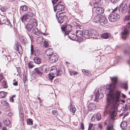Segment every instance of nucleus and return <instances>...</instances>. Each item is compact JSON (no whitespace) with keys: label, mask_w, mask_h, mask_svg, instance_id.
Returning a JSON list of instances; mask_svg holds the SVG:
<instances>
[{"label":"nucleus","mask_w":130,"mask_h":130,"mask_svg":"<svg viewBox=\"0 0 130 130\" xmlns=\"http://www.w3.org/2000/svg\"><path fill=\"white\" fill-rule=\"evenodd\" d=\"M120 92L117 91L112 97L109 96L107 98L106 108L109 109V116L112 120L114 119L117 115L116 111L117 107L119 105V102L120 100Z\"/></svg>","instance_id":"f257e3e1"},{"label":"nucleus","mask_w":130,"mask_h":130,"mask_svg":"<svg viewBox=\"0 0 130 130\" xmlns=\"http://www.w3.org/2000/svg\"><path fill=\"white\" fill-rule=\"evenodd\" d=\"M111 79L112 82V83L111 84L107 85L106 86V93L108 96L107 97H108L109 96L112 97L113 95L117 91H119L120 92V100L119 102H119L120 101L122 103H124L125 102V100H121L120 98L121 92L119 91H116L113 92V90L116 88V85L117 83V78L116 77H110Z\"/></svg>","instance_id":"f03ea898"},{"label":"nucleus","mask_w":130,"mask_h":130,"mask_svg":"<svg viewBox=\"0 0 130 130\" xmlns=\"http://www.w3.org/2000/svg\"><path fill=\"white\" fill-rule=\"evenodd\" d=\"M93 22L99 23L101 25H103L107 23V20L104 16L102 15L101 17L99 15L95 16L93 20Z\"/></svg>","instance_id":"7ed1b4c3"},{"label":"nucleus","mask_w":130,"mask_h":130,"mask_svg":"<svg viewBox=\"0 0 130 130\" xmlns=\"http://www.w3.org/2000/svg\"><path fill=\"white\" fill-rule=\"evenodd\" d=\"M120 18V15L117 13H113L108 17V19L110 22H113L118 20Z\"/></svg>","instance_id":"20e7f679"},{"label":"nucleus","mask_w":130,"mask_h":130,"mask_svg":"<svg viewBox=\"0 0 130 130\" xmlns=\"http://www.w3.org/2000/svg\"><path fill=\"white\" fill-rule=\"evenodd\" d=\"M33 15V12L29 11L27 14H25L23 16L21 19V21L23 22L24 21H28L29 19L31 18Z\"/></svg>","instance_id":"39448f33"},{"label":"nucleus","mask_w":130,"mask_h":130,"mask_svg":"<svg viewBox=\"0 0 130 130\" xmlns=\"http://www.w3.org/2000/svg\"><path fill=\"white\" fill-rule=\"evenodd\" d=\"M72 27L70 25H67L65 27L63 26L61 27V28L62 31H64L65 32V34L67 35L69 33H70L72 30Z\"/></svg>","instance_id":"423d86ee"},{"label":"nucleus","mask_w":130,"mask_h":130,"mask_svg":"<svg viewBox=\"0 0 130 130\" xmlns=\"http://www.w3.org/2000/svg\"><path fill=\"white\" fill-rule=\"evenodd\" d=\"M129 34V31L127 30L126 28L123 27L122 28V30L121 31V38L122 39L125 40L128 37Z\"/></svg>","instance_id":"0eeeda50"},{"label":"nucleus","mask_w":130,"mask_h":130,"mask_svg":"<svg viewBox=\"0 0 130 130\" xmlns=\"http://www.w3.org/2000/svg\"><path fill=\"white\" fill-rule=\"evenodd\" d=\"M54 10L55 11L56 10L58 11H61L63 10L64 9V7L62 4H58L54 7Z\"/></svg>","instance_id":"6e6552de"},{"label":"nucleus","mask_w":130,"mask_h":130,"mask_svg":"<svg viewBox=\"0 0 130 130\" xmlns=\"http://www.w3.org/2000/svg\"><path fill=\"white\" fill-rule=\"evenodd\" d=\"M49 59L51 62L54 63L58 60V56L56 54L54 53L51 55Z\"/></svg>","instance_id":"1a4fd4ad"},{"label":"nucleus","mask_w":130,"mask_h":130,"mask_svg":"<svg viewBox=\"0 0 130 130\" xmlns=\"http://www.w3.org/2000/svg\"><path fill=\"white\" fill-rule=\"evenodd\" d=\"M94 94L93 96V98L94 97L95 100L97 99H100L103 97V94H100L98 91H95L94 93Z\"/></svg>","instance_id":"9d476101"},{"label":"nucleus","mask_w":130,"mask_h":130,"mask_svg":"<svg viewBox=\"0 0 130 130\" xmlns=\"http://www.w3.org/2000/svg\"><path fill=\"white\" fill-rule=\"evenodd\" d=\"M95 10L96 13L98 15L103 14L104 12L103 8L101 7H97Z\"/></svg>","instance_id":"9b49d317"},{"label":"nucleus","mask_w":130,"mask_h":130,"mask_svg":"<svg viewBox=\"0 0 130 130\" xmlns=\"http://www.w3.org/2000/svg\"><path fill=\"white\" fill-rule=\"evenodd\" d=\"M60 71V70H59L58 71L57 68L54 66L52 67L51 70V71L53 75L57 74V75Z\"/></svg>","instance_id":"f8f14e48"},{"label":"nucleus","mask_w":130,"mask_h":130,"mask_svg":"<svg viewBox=\"0 0 130 130\" xmlns=\"http://www.w3.org/2000/svg\"><path fill=\"white\" fill-rule=\"evenodd\" d=\"M90 31L88 30H86L84 31L83 32V37L86 38H90Z\"/></svg>","instance_id":"ddd939ff"},{"label":"nucleus","mask_w":130,"mask_h":130,"mask_svg":"<svg viewBox=\"0 0 130 130\" xmlns=\"http://www.w3.org/2000/svg\"><path fill=\"white\" fill-rule=\"evenodd\" d=\"M121 7H122L121 11L123 13H125L127 11V5L124 2H123L120 5Z\"/></svg>","instance_id":"4468645a"},{"label":"nucleus","mask_w":130,"mask_h":130,"mask_svg":"<svg viewBox=\"0 0 130 130\" xmlns=\"http://www.w3.org/2000/svg\"><path fill=\"white\" fill-rule=\"evenodd\" d=\"M29 24L32 25L33 26L36 27L37 26V23L36 20L34 18L30 19L29 21Z\"/></svg>","instance_id":"2eb2a0df"},{"label":"nucleus","mask_w":130,"mask_h":130,"mask_svg":"<svg viewBox=\"0 0 130 130\" xmlns=\"http://www.w3.org/2000/svg\"><path fill=\"white\" fill-rule=\"evenodd\" d=\"M101 37L102 38L105 39H107L111 38V35L109 33L105 32L102 35Z\"/></svg>","instance_id":"dca6fc26"},{"label":"nucleus","mask_w":130,"mask_h":130,"mask_svg":"<svg viewBox=\"0 0 130 130\" xmlns=\"http://www.w3.org/2000/svg\"><path fill=\"white\" fill-rule=\"evenodd\" d=\"M67 17L65 15L60 16L58 19V21L59 23L61 24L65 20H67Z\"/></svg>","instance_id":"f3484780"},{"label":"nucleus","mask_w":130,"mask_h":130,"mask_svg":"<svg viewBox=\"0 0 130 130\" xmlns=\"http://www.w3.org/2000/svg\"><path fill=\"white\" fill-rule=\"evenodd\" d=\"M108 121L107 120L105 122V124L107 125H108L107 127V130H113L112 124L110 123L108 124Z\"/></svg>","instance_id":"a211bd4d"},{"label":"nucleus","mask_w":130,"mask_h":130,"mask_svg":"<svg viewBox=\"0 0 130 130\" xmlns=\"http://www.w3.org/2000/svg\"><path fill=\"white\" fill-rule=\"evenodd\" d=\"M76 36L78 38H83V32L81 30H77L76 31Z\"/></svg>","instance_id":"6ab92c4d"},{"label":"nucleus","mask_w":130,"mask_h":130,"mask_svg":"<svg viewBox=\"0 0 130 130\" xmlns=\"http://www.w3.org/2000/svg\"><path fill=\"white\" fill-rule=\"evenodd\" d=\"M120 86L121 87L127 90L128 89V82L127 81L125 82L121 83L120 84Z\"/></svg>","instance_id":"aec40b11"},{"label":"nucleus","mask_w":130,"mask_h":130,"mask_svg":"<svg viewBox=\"0 0 130 130\" xmlns=\"http://www.w3.org/2000/svg\"><path fill=\"white\" fill-rule=\"evenodd\" d=\"M90 36H93L96 37L98 34L97 31L95 29H92L90 31Z\"/></svg>","instance_id":"412c9836"},{"label":"nucleus","mask_w":130,"mask_h":130,"mask_svg":"<svg viewBox=\"0 0 130 130\" xmlns=\"http://www.w3.org/2000/svg\"><path fill=\"white\" fill-rule=\"evenodd\" d=\"M53 52V49L52 48H50L47 49L45 51V54L47 56H49L52 55Z\"/></svg>","instance_id":"4be33fe9"},{"label":"nucleus","mask_w":130,"mask_h":130,"mask_svg":"<svg viewBox=\"0 0 130 130\" xmlns=\"http://www.w3.org/2000/svg\"><path fill=\"white\" fill-rule=\"evenodd\" d=\"M34 61L36 63L39 64L41 63L42 60L39 57H35Z\"/></svg>","instance_id":"5701e85b"},{"label":"nucleus","mask_w":130,"mask_h":130,"mask_svg":"<svg viewBox=\"0 0 130 130\" xmlns=\"http://www.w3.org/2000/svg\"><path fill=\"white\" fill-rule=\"evenodd\" d=\"M35 73L38 75L41 76L42 74V72L41 70V69H35Z\"/></svg>","instance_id":"b1692460"},{"label":"nucleus","mask_w":130,"mask_h":130,"mask_svg":"<svg viewBox=\"0 0 130 130\" xmlns=\"http://www.w3.org/2000/svg\"><path fill=\"white\" fill-rule=\"evenodd\" d=\"M32 32L35 35L37 36H39L40 34V32L39 31L37 27L34 28L32 30Z\"/></svg>","instance_id":"393cba45"},{"label":"nucleus","mask_w":130,"mask_h":130,"mask_svg":"<svg viewBox=\"0 0 130 130\" xmlns=\"http://www.w3.org/2000/svg\"><path fill=\"white\" fill-rule=\"evenodd\" d=\"M67 35H68L70 39L72 40H75V39L76 37V36H75L74 34H72V33H69Z\"/></svg>","instance_id":"a878e982"},{"label":"nucleus","mask_w":130,"mask_h":130,"mask_svg":"<svg viewBox=\"0 0 130 130\" xmlns=\"http://www.w3.org/2000/svg\"><path fill=\"white\" fill-rule=\"evenodd\" d=\"M88 108L89 110H92L95 109L96 108L95 105L93 103L90 104L88 106Z\"/></svg>","instance_id":"bb28decb"},{"label":"nucleus","mask_w":130,"mask_h":130,"mask_svg":"<svg viewBox=\"0 0 130 130\" xmlns=\"http://www.w3.org/2000/svg\"><path fill=\"white\" fill-rule=\"evenodd\" d=\"M121 127L122 129H125L126 128L127 126V123L125 121L123 122L121 124Z\"/></svg>","instance_id":"cd10ccee"},{"label":"nucleus","mask_w":130,"mask_h":130,"mask_svg":"<svg viewBox=\"0 0 130 130\" xmlns=\"http://www.w3.org/2000/svg\"><path fill=\"white\" fill-rule=\"evenodd\" d=\"M28 9V7L26 5L22 6L20 7V10L22 11H26Z\"/></svg>","instance_id":"c85d7f7f"},{"label":"nucleus","mask_w":130,"mask_h":130,"mask_svg":"<svg viewBox=\"0 0 130 130\" xmlns=\"http://www.w3.org/2000/svg\"><path fill=\"white\" fill-rule=\"evenodd\" d=\"M70 106H68L69 110L71 112H72L73 113H75V108L73 107L72 104L70 103Z\"/></svg>","instance_id":"c756f323"},{"label":"nucleus","mask_w":130,"mask_h":130,"mask_svg":"<svg viewBox=\"0 0 130 130\" xmlns=\"http://www.w3.org/2000/svg\"><path fill=\"white\" fill-rule=\"evenodd\" d=\"M7 94L6 92L4 91L0 92V98H3L5 97Z\"/></svg>","instance_id":"7c9ffc66"},{"label":"nucleus","mask_w":130,"mask_h":130,"mask_svg":"<svg viewBox=\"0 0 130 130\" xmlns=\"http://www.w3.org/2000/svg\"><path fill=\"white\" fill-rule=\"evenodd\" d=\"M2 104L3 105L9 106V104L5 99H3L1 101Z\"/></svg>","instance_id":"2f4dec72"},{"label":"nucleus","mask_w":130,"mask_h":130,"mask_svg":"<svg viewBox=\"0 0 130 130\" xmlns=\"http://www.w3.org/2000/svg\"><path fill=\"white\" fill-rule=\"evenodd\" d=\"M41 70L43 72H47L48 71V68L45 66H43L41 69Z\"/></svg>","instance_id":"473e14b6"},{"label":"nucleus","mask_w":130,"mask_h":130,"mask_svg":"<svg viewBox=\"0 0 130 130\" xmlns=\"http://www.w3.org/2000/svg\"><path fill=\"white\" fill-rule=\"evenodd\" d=\"M34 52L36 56H39L40 54V51L37 49H34Z\"/></svg>","instance_id":"72a5a7b5"},{"label":"nucleus","mask_w":130,"mask_h":130,"mask_svg":"<svg viewBox=\"0 0 130 130\" xmlns=\"http://www.w3.org/2000/svg\"><path fill=\"white\" fill-rule=\"evenodd\" d=\"M33 27V26L29 24L27 25L26 26V27L28 31H30L31 30V29Z\"/></svg>","instance_id":"f704fd0d"},{"label":"nucleus","mask_w":130,"mask_h":130,"mask_svg":"<svg viewBox=\"0 0 130 130\" xmlns=\"http://www.w3.org/2000/svg\"><path fill=\"white\" fill-rule=\"evenodd\" d=\"M27 123L29 125H32L33 124L32 120L31 119H29L27 120Z\"/></svg>","instance_id":"c9c22d12"},{"label":"nucleus","mask_w":130,"mask_h":130,"mask_svg":"<svg viewBox=\"0 0 130 130\" xmlns=\"http://www.w3.org/2000/svg\"><path fill=\"white\" fill-rule=\"evenodd\" d=\"M2 87L3 88H7V86L5 81L3 80L2 82Z\"/></svg>","instance_id":"e433bc0d"},{"label":"nucleus","mask_w":130,"mask_h":130,"mask_svg":"<svg viewBox=\"0 0 130 130\" xmlns=\"http://www.w3.org/2000/svg\"><path fill=\"white\" fill-rule=\"evenodd\" d=\"M5 125L8 126L9 125L10 122L9 120L7 119H4L3 120Z\"/></svg>","instance_id":"4c0bfd02"},{"label":"nucleus","mask_w":130,"mask_h":130,"mask_svg":"<svg viewBox=\"0 0 130 130\" xmlns=\"http://www.w3.org/2000/svg\"><path fill=\"white\" fill-rule=\"evenodd\" d=\"M69 72L70 75L71 76L74 75H76L78 73L76 72H74L72 70H69Z\"/></svg>","instance_id":"58836bf2"},{"label":"nucleus","mask_w":130,"mask_h":130,"mask_svg":"<svg viewBox=\"0 0 130 130\" xmlns=\"http://www.w3.org/2000/svg\"><path fill=\"white\" fill-rule=\"evenodd\" d=\"M96 119L98 120H99L101 118V116L100 113H97L96 115Z\"/></svg>","instance_id":"ea45409f"},{"label":"nucleus","mask_w":130,"mask_h":130,"mask_svg":"<svg viewBox=\"0 0 130 130\" xmlns=\"http://www.w3.org/2000/svg\"><path fill=\"white\" fill-rule=\"evenodd\" d=\"M72 4V6L74 8H75V7L76 8H78V5L77 3L74 2Z\"/></svg>","instance_id":"a19ab883"},{"label":"nucleus","mask_w":130,"mask_h":130,"mask_svg":"<svg viewBox=\"0 0 130 130\" xmlns=\"http://www.w3.org/2000/svg\"><path fill=\"white\" fill-rule=\"evenodd\" d=\"M119 9L118 8L116 7L113 10L112 12L113 13H116V12H119Z\"/></svg>","instance_id":"79ce46f5"},{"label":"nucleus","mask_w":130,"mask_h":130,"mask_svg":"<svg viewBox=\"0 0 130 130\" xmlns=\"http://www.w3.org/2000/svg\"><path fill=\"white\" fill-rule=\"evenodd\" d=\"M34 65L32 63V62H29L28 65V67L29 68H32L34 67Z\"/></svg>","instance_id":"37998d69"},{"label":"nucleus","mask_w":130,"mask_h":130,"mask_svg":"<svg viewBox=\"0 0 130 130\" xmlns=\"http://www.w3.org/2000/svg\"><path fill=\"white\" fill-rule=\"evenodd\" d=\"M49 45L48 42L46 41H45L44 42V47H47Z\"/></svg>","instance_id":"c03bdc74"},{"label":"nucleus","mask_w":130,"mask_h":130,"mask_svg":"<svg viewBox=\"0 0 130 130\" xmlns=\"http://www.w3.org/2000/svg\"><path fill=\"white\" fill-rule=\"evenodd\" d=\"M15 50H17L18 51L19 53L20 54L21 53L19 52V45L18 43H17L15 44Z\"/></svg>","instance_id":"a18cd8bd"},{"label":"nucleus","mask_w":130,"mask_h":130,"mask_svg":"<svg viewBox=\"0 0 130 130\" xmlns=\"http://www.w3.org/2000/svg\"><path fill=\"white\" fill-rule=\"evenodd\" d=\"M82 71L83 72L84 74L86 75H88L89 73L88 70L83 69L82 70Z\"/></svg>","instance_id":"49530a36"},{"label":"nucleus","mask_w":130,"mask_h":130,"mask_svg":"<svg viewBox=\"0 0 130 130\" xmlns=\"http://www.w3.org/2000/svg\"><path fill=\"white\" fill-rule=\"evenodd\" d=\"M74 25L75 26H76L77 27V28H82V26H80L79 25L76 23H75V24H74Z\"/></svg>","instance_id":"de8ad7c7"},{"label":"nucleus","mask_w":130,"mask_h":130,"mask_svg":"<svg viewBox=\"0 0 130 130\" xmlns=\"http://www.w3.org/2000/svg\"><path fill=\"white\" fill-rule=\"evenodd\" d=\"M93 126V124L90 123L89 125V128L88 130H90L92 129V128Z\"/></svg>","instance_id":"09e8293b"},{"label":"nucleus","mask_w":130,"mask_h":130,"mask_svg":"<svg viewBox=\"0 0 130 130\" xmlns=\"http://www.w3.org/2000/svg\"><path fill=\"white\" fill-rule=\"evenodd\" d=\"M48 77L49 78V79L52 81V80L53 79L54 77H55V76H52L51 75V74H49L48 75Z\"/></svg>","instance_id":"8fccbe9b"},{"label":"nucleus","mask_w":130,"mask_h":130,"mask_svg":"<svg viewBox=\"0 0 130 130\" xmlns=\"http://www.w3.org/2000/svg\"><path fill=\"white\" fill-rule=\"evenodd\" d=\"M34 52V50H33V46L32 45H31V54H32Z\"/></svg>","instance_id":"3c124183"},{"label":"nucleus","mask_w":130,"mask_h":130,"mask_svg":"<svg viewBox=\"0 0 130 130\" xmlns=\"http://www.w3.org/2000/svg\"><path fill=\"white\" fill-rule=\"evenodd\" d=\"M15 95H13V96L12 97H11L10 99V101L11 102H14V98L15 97Z\"/></svg>","instance_id":"603ef678"},{"label":"nucleus","mask_w":130,"mask_h":130,"mask_svg":"<svg viewBox=\"0 0 130 130\" xmlns=\"http://www.w3.org/2000/svg\"><path fill=\"white\" fill-rule=\"evenodd\" d=\"M52 113L55 116H57V112L56 111H55V110L53 111H52Z\"/></svg>","instance_id":"864d4df0"},{"label":"nucleus","mask_w":130,"mask_h":130,"mask_svg":"<svg viewBox=\"0 0 130 130\" xmlns=\"http://www.w3.org/2000/svg\"><path fill=\"white\" fill-rule=\"evenodd\" d=\"M80 126L82 129H84V124L83 123H81Z\"/></svg>","instance_id":"5fc2aeb1"},{"label":"nucleus","mask_w":130,"mask_h":130,"mask_svg":"<svg viewBox=\"0 0 130 130\" xmlns=\"http://www.w3.org/2000/svg\"><path fill=\"white\" fill-rule=\"evenodd\" d=\"M13 115V113H12L11 112H9L8 113L7 115L8 116H12V115Z\"/></svg>","instance_id":"6e6d98bb"},{"label":"nucleus","mask_w":130,"mask_h":130,"mask_svg":"<svg viewBox=\"0 0 130 130\" xmlns=\"http://www.w3.org/2000/svg\"><path fill=\"white\" fill-rule=\"evenodd\" d=\"M58 0H52V3L54 5V4H55L58 1Z\"/></svg>","instance_id":"4d7b16f0"},{"label":"nucleus","mask_w":130,"mask_h":130,"mask_svg":"<svg viewBox=\"0 0 130 130\" xmlns=\"http://www.w3.org/2000/svg\"><path fill=\"white\" fill-rule=\"evenodd\" d=\"M125 116H126V115H125V114H124V113H121L119 115L120 117H121V116H123V117L122 118L123 119L125 117Z\"/></svg>","instance_id":"13d9d810"},{"label":"nucleus","mask_w":130,"mask_h":130,"mask_svg":"<svg viewBox=\"0 0 130 130\" xmlns=\"http://www.w3.org/2000/svg\"><path fill=\"white\" fill-rule=\"evenodd\" d=\"M12 84L14 86H17L18 85V82H15L13 83Z\"/></svg>","instance_id":"bf43d9fd"},{"label":"nucleus","mask_w":130,"mask_h":130,"mask_svg":"<svg viewBox=\"0 0 130 130\" xmlns=\"http://www.w3.org/2000/svg\"><path fill=\"white\" fill-rule=\"evenodd\" d=\"M5 56L6 57H7V59L9 61H10V60H9V59H11V57L10 56H8V57H7L6 56Z\"/></svg>","instance_id":"052dcab7"},{"label":"nucleus","mask_w":130,"mask_h":130,"mask_svg":"<svg viewBox=\"0 0 130 130\" xmlns=\"http://www.w3.org/2000/svg\"><path fill=\"white\" fill-rule=\"evenodd\" d=\"M23 112H22V111H21V112L20 113V115L21 116H21L22 117H24V114L23 113V111H22Z\"/></svg>","instance_id":"680f3d73"},{"label":"nucleus","mask_w":130,"mask_h":130,"mask_svg":"<svg viewBox=\"0 0 130 130\" xmlns=\"http://www.w3.org/2000/svg\"><path fill=\"white\" fill-rule=\"evenodd\" d=\"M129 19V17L128 16H126L125 17V20H128Z\"/></svg>","instance_id":"e2e57ef3"},{"label":"nucleus","mask_w":130,"mask_h":130,"mask_svg":"<svg viewBox=\"0 0 130 130\" xmlns=\"http://www.w3.org/2000/svg\"><path fill=\"white\" fill-rule=\"evenodd\" d=\"M3 76L2 75L0 74V82L3 79Z\"/></svg>","instance_id":"0e129e2a"},{"label":"nucleus","mask_w":130,"mask_h":130,"mask_svg":"<svg viewBox=\"0 0 130 130\" xmlns=\"http://www.w3.org/2000/svg\"><path fill=\"white\" fill-rule=\"evenodd\" d=\"M1 9L2 11L4 12L5 11V9L3 7H1Z\"/></svg>","instance_id":"69168bd1"},{"label":"nucleus","mask_w":130,"mask_h":130,"mask_svg":"<svg viewBox=\"0 0 130 130\" xmlns=\"http://www.w3.org/2000/svg\"><path fill=\"white\" fill-rule=\"evenodd\" d=\"M127 103L130 104V98H128L127 99Z\"/></svg>","instance_id":"338daca9"},{"label":"nucleus","mask_w":130,"mask_h":130,"mask_svg":"<svg viewBox=\"0 0 130 130\" xmlns=\"http://www.w3.org/2000/svg\"><path fill=\"white\" fill-rule=\"evenodd\" d=\"M122 94V97L124 98H126V96L125 94Z\"/></svg>","instance_id":"774afa93"}]
</instances>
